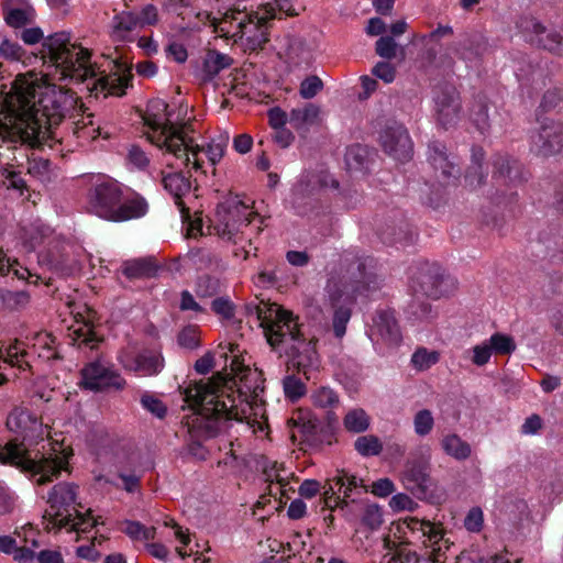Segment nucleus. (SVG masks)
Wrapping results in <instances>:
<instances>
[{
    "instance_id": "7ed1b4c3",
    "label": "nucleus",
    "mask_w": 563,
    "mask_h": 563,
    "mask_svg": "<svg viewBox=\"0 0 563 563\" xmlns=\"http://www.w3.org/2000/svg\"><path fill=\"white\" fill-rule=\"evenodd\" d=\"M167 110L168 104L163 100H154L148 104L143 118L144 124L148 128L147 139L159 148H165L185 167L192 164L196 172L201 170L205 174L203 161L198 157L199 153L205 151L209 162L214 166L223 157L225 145L211 142L206 150L195 145L192 137L188 136V132H192L191 124H174Z\"/></svg>"
},
{
    "instance_id": "aec40b11",
    "label": "nucleus",
    "mask_w": 563,
    "mask_h": 563,
    "mask_svg": "<svg viewBox=\"0 0 563 563\" xmlns=\"http://www.w3.org/2000/svg\"><path fill=\"white\" fill-rule=\"evenodd\" d=\"M444 280L445 278L440 267L426 264L420 268L411 287L415 296L421 294L429 298H440L445 292V289H443Z\"/></svg>"
},
{
    "instance_id": "4d7b16f0",
    "label": "nucleus",
    "mask_w": 563,
    "mask_h": 563,
    "mask_svg": "<svg viewBox=\"0 0 563 563\" xmlns=\"http://www.w3.org/2000/svg\"><path fill=\"white\" fill-rule=\"evenodd\" d=\"M351 318V310L346 307H339L333 316V331L336 338H342L346 331V324Z\"/></svg>"
},
{
    "instance_id": "774afa93",
    "label": "nucleus",
    "mask_w": 563,
    "mask_h": 563,
    "mask_svg": "<svg viewBox=\"0 0 563 563\" xmlns=\"http://www.w3.org/2000/svg\"><path fill=\"white\" fill-rule=\"evenodd\" d=\"M267 117L268 123L274 130L285 128L288 120L287 113L278 107L269 109Z\"/></svg>"
},
{
    "instance_id": "ea45409f",
    "label": "nucleus",
    "mask_w": 563,
    "mask_h": 563,
    "mask_svg": "<svg viewBox=\"0 0 563 563\" xmlns=\"http://www.w3.org/2000/svg\"><path fill=\"white\" fill-rule=\"evenodd\" d=\"M311 402L314 407L333 409L339 406V395L330 387H319L311 394Z\"/></svg>"
},
{
    "instance_id": "473e14b6",
    "label": "nucleus",
    "mask_w": 563,
    "mask_h": 563,
    "mask_svg": "<svg viewBox=\"0 0 563 563\" xmlns=\"http://www.w3.org/2000/svg\"><path fill=\"white\" fill-rule=\"evenodd\" d=\"M443 451L457 461L467 460L471 456V445L457 434H448L442 439Z\"/></svg>"
},
{
    "instance_id": "f704fd0d",
    "label": "nucleus",
    "mask_w": 563,
    "mask_h": 563,
    "mask_svg": "<svg viewBox=\"0 0 563 563\" xmlns=\"http://www.w3.org/2000/svg\"><path fill=\"white\" fill-rule=\"evenodd\" d=\"M320 108L314 103H308L302 109H292L289 113V123L295 129H301L303 125H312L318 122Z\"/></svg>"
},
{
    "instance_id": "c9c22d12",
    "label": "nucleus",
    "mask_w": 563,
    "mask_h": 563,
    "mask_svg": "<svg viewBox=\"0 0 563 563\" xmlns=\"http://www.w3.org/2000/svg\"><path fill=\"white\" fill-rule=\"evenodd\" d=\"M139 26L136 13L123 11L115 14L112 19V34L118 40H124L125 36Z\"/></svg>"
},
{
    "instance_id": "6e6d98bb",
    "label": "nucleus",
    "mask_w": 563,
    "mask_h": 563,
    "mask_svg": "<svg viewBox=\"0 0 563 563\" xmlns=\"http://www.w3.org/2000/svg\"><path fill=\"white\" fill-rule=\"evenodd\" d=\"M375 52L383 58L393 59L396 57L397 44L391 36H382L376 41Z\"/></svg>"
},
{
    "instance_id": "e2e57ef3",
    "label": "nucleus",
    "mask_w": 563,
    "mask_h": 563,
    "mask_svg": "<svg viewBox=\"0 0 563 563\" xmlns=\"http://www.w3.org/2000/svg\"><path fill=\"white\" fill-rule=\"evenodd\" d=\"M136 19L139 20V26L155 25L158 22L157 8L154 4H146L136 14Z\"/></svg>"
},
{
    "instance_id": "37998d69",
    "label": "nucleus",
    "mask_w": 563,
    "mask_h": 563,
    "mask_svg": "<svg viewBox=\"0 0 563 563\" xmlns=\"http://www.w3.org/2000/svg\"><path fill=\"white\" fill-rule=\"evenodd\" d=\"M34 20V10L32 8H12L8 9L4 14V21L8 25L19 29L31 24Z\"/></svg>"
},
{
    "instance_id": "13d9d810",
    "label": "nucleus",
    "mask_w": 563,
    "mask_h": 563,
    "mask_svg": "<svg viewBox=\"0 0 563 563\" xmlns=\"http://www.w3.org/2000/svg\"><path fill=\"white\" fill-rule=\"evenodd\" d=\"M484 515L479 507H473L464 519V527L467 531L479 532L483 528Z\"/></svg>"
},
{
    "instance_id": "6e6552de",
    "label": "nucleus",
    "mask_w": 563,
    "mask_h": 563,
    "mask_svg": "<svg viewBox=\"0 0 563 563\" xmlns=\"http://www.w3.org/2000/svg\"><path fill=\"white\" fill-rule=\"evenodd\" d=\"M0 463L10 464L23 472L38 475L37 485L52 482L64 468V462L59 457L42 456L40 460L31 457L23 443H19L16 440H11L5 445L0 446Z\"/></svg>"
},
{
    "instance_id": "9d476101",
    "label": "nucleus",
    "mask_w": 563,
    "mask_h": 563,
    "mask_svg": "<svg viewBox=\"0 0 563 563\" xmlns=\"http://www.w3.org/2000/svg\"><path fill=\"white\" fill-rule=\"evenodd\" d=\"M412 531L422 533L423 548L418 555L417 563H445L448 552L453 543L444 538V531L440 523L429 520L412 519L409 523Z\"/></svg>"
},
{
    "instance_id": "f3484780",
    "label": "nucleus",
    "mask_w": 563,
    "mask_h": 563,
    "mask_svg": "<svg viewBox=\"0 0 563 563\" xmlns=\"http://www.w3.org/2000/svg\"><path fill=\"white\" fill-rule=\"evenodd\" d=\"M539 130L533 137L538 154L543 157L556 155L563 150V121L544 118L538 121Z\"/></svg>"
},
{
    "instance_id": "338daca9",
    "label": "nucleus",
    "mask_w": 563,
    "mask_h": 563,
    "mask_svg": "<svg viewBox=\"0 0 563 563\" xmlns=\"http://www.w3.org/2000/svg\"><path fill=\"white\" fill-rule=\"evenodd\" d=\"M118 476L122 481V483H123L122 488L125 492L133 494V493L140 490L141 476H137L134 473H123V472H119Z\"/></svg>"
},
{
    "instance_id": "5fc2aeb1",
    "label": "nucleus",
    "mask_w": 563,
    "mask_h": 563,
    "mask_svg": "<svg viewBox=\"0 0 563 563\" xmlns=\"http://www.w3.org/2000/svg\"><path fill=\"white\" fill-rule=\"evenodd\" d=\"M323 89V82L318 76H309L300 84L299 93L303 99H312Z\"/></svg>"
},
{
    "instance_id": "bb28decb",
    "label": "nucleus",
    "mask_w": 563,
    "mask_h": 563,
    "mask_svg": "<svg viewBox=\"0 0 563 563\" xmlns=\"http://www.w3.org/2000/svg\"><path fill=\"white\" fill-rule=\"evenodd\" d=\"M27 351L19 340H15L14 343L10 344L4 350L0 349V360L18 368L20 372L32 373V365L27 361Z\"/></svg>"
},
{
    "instance_id": "6ab92c4d",
    "label": "nucleus",
    "mask_w": 563,
    "mask_h": 563,
    "mask_svg": "<svg viewBox=\"0 0 563 563\" xmlns=\"http://www.w3.org/2000/svg\"><path fill=\"white\" fill-rule=\"evenodd\" d=\"M454 158L441 142L434 141L429 144V161L435 172L440 170V174L437 175L439 181L449 185L451 179H457L460 168Z\"/></svg>"
},
{
    "instance_id": "5701e85b",
    "label": "nucleus",
    "mask_w": 563,
    "mask_h": 563,
    "mask_svg": "<svg viewBox=\"0 0 563 563\" xmlns=\"http://www.w3.org/2000/svg\"><path fill=\"white\" fill-rule=\"evenodd\" d=\"M246 18V11L239 10L235 8L227 10L221 18L211 16L208 14L210 25L213 27V32L219 36L225 38H233L235 43L239 42L240 30L238 29L239 21Z\"/></svg>"
},
{
    "instance_id": "cd10ccee",
    "label": "nucleus",
    "mask_w": 563,
    "mask_h": 563,
    "mask_svg": "<svg viewBox=\"0 0 563 563\" xmlns=\"http://www.w3.org/2000/svg\"><path fill=\"white\" fill-rule=\"evenodd\" d=\"M233 59L216 49H209L203 58L202 73L203 80L213 79L221 70L229 68Z\"/></svg>"
},
{
    "instance_id": "a18cd8bd",
    "label": "nucleus",
    "mask_w": 563,
    "mask_h": 563,
    "mask_svg": "<svg viewBox=\"0 0 563 563\" xmlns=\"http://www.w3.org/2000/svg\"><path fill=\"white\" fill-rule=\"evenodd\" d=\"M495 354L509 355L516 350V343L510 335L496 332L487 341Z\"/></svg>"
},
{
    "instance_id": "052dcab7",
    "label": "nucleus",
    "mask_w": 563,
    "mask_h": 563,
    "mask_svg": "<svg viewBox=\"0 0 563 563\" xmlns=\"http://www.w3.org/2000/svg\"><path fill=\"white\" fill-rule=\"evenodd\" d=\"M141 404L145 409H147L150 412H152L158 418H164L167 412V408L163 404V401L153 395H143L141 398Z\"/></svg>"
},
{
    "instance_id": "4be33fe9",
    "label": "nucleus",
    "mask_w": 563,
    "mask_h": 563,
    "mask_svg": "<svg viewBox=\"0 0 563 563\" xmlns=\"http://www.w3.org/2000/svg\"><path fill=\"white\" fill-rule=\"evenodd\" d=\"M164 188L174 197L184 221L190 220V210L183 201V196L189 192L190 181L181 172L168 173L162 179Z\"/></svg>"
},
{
    "instance_id": "0eeeda50",
    "label": "nucleus",
    "mask_w": 563,
    "mask_h": 563,
    "mask_svg": "<svg viewBox=\"0 0 563 563\" xmlns=\"http://www.w3.org/2000/svg\"><path fill=\"white\" fill-rule=\"evenodd\" d=\"M217 216L219 223L214 229L218 236L235 245L244 242L251 245L253 235L262 231L261 225H254V220L258 219L261 224L263 220L240 200L219 205Z\"/></svg>"
},
{
    "instance_id": "f257e3e1",
    "label": "nucleus",
    "mask_w": 563,
    "mask_h": 563,
    "mask_svg": "<svg viewBox=\"0 0 563 563\" xmlns=\"http://www.w3.org/2000/svg\"><path fill=\"white\" fill-rule=\"evenodd\" d=\"M37 79L33 74L18 75L7 93L0 92V137L2 142L32 147L55 140V131L66 109L56 95L36 99Z\"/></svg>"
},
{
    "instance_id": "f03ea898",
    "label": "nucleus",
    "mask_w": 563,
    "mask_h": 563,
    "mask_svg": "<svg viewBox=\"0 0 563 563\" xmlns=\"http://www.w3.org/2000/svg\"><path fill=\"white\" fill-rule=\"evenodd\" d=\"M246 314L255 316L268 344L277 349L290 342L286 350L288 357V369L297 371L307 380L310 379V369L318 366L319 356L317 352L316 338L307 339L298 322V317L277 303L264 300H256L245 303Z\"/></svg>"
},
{
    "instance_id": "e433bc0d",
    "label": "nucleus",
    "mask_w": 563,
    "mask_h": 563,
    "mask_svg": "<svg viewBox=\"0 0 563 563\" xmlns=\"http://www.w3.org/2000/svg\"><path fill=\"white\" fill-rule=\"evenodd\" d=\"M354 449L362 456H376L382 453L383 443L377 435H361L355 440Z\"/></svg>"
},
{
    "instance_id": "79ce46f5",
    "label": "nucleus",
    "mask_w": 563,
    "mask_h": 563,
    "mask_svg": "<svg viewBox=\"0 0 563 563\" xmlns=\"http://www.w3.org/2000/svg\"><path fill=\"white\" fill-rule=\"evenodd\" d=\"M493 166L494 177L514 179L512 172L518 169L519 164L508 155L496 154L493 158Z\"/></svg>"
},
{
    "instance_id": "2eb2a0df",
    "label": "nucleus",
    "mask_w": 563,
    "mask_h": 563,
    "mask_svg": "<svg viewBox=\"0 0 563 563\" xmlns=\"http://www.w3.org/2000/svg\"><path fill=\"white\" fill-rule=\"evenodd\" d=\"M379 143L384 152L396 161L404 163L412 156V142L402 124H387L379 134Z\"/></svg>"
},
{
    "instance_id": "dca6fc26",
    "label": "nucleus",
    "mask_w": 563,
    "mask_h": 563,
    "mask_svg": "<svg viewBox=\"0 0 563 563\" xmlns=\"http://www.w3.org/2000/svg\"><path fill=\"white\" fill-rule=\"evenodd\" d=\"M133 75L131 66L121 60H114L109 74H103L95 79L91 91H100L107 96L122 97L125 95L126 88L130 86Z\"/></svg>"
},
{
    "instance_id": "c756f323",
    "label": "nucleus",
    "mask_w": 563,
    "mask_h": 563,
    "mask_svg": "<svg viewBox=\"0 0 563 563\" xmlns=\"http://www.w3.org/2000/svg\"><path fill=\"white\" fill-rule=\"evenodd\" d=\"M563 108V89L553 87L549 88L542 95L540 103L536 109L537 121L543 120L545 114L551 112H560Z\"/></svg>"
},
{
    "instance_id": "72a5a7b5",
    "label": "nucleus",
    "mask_w": 563,
    "mask_h": 563,
    "mask_svg": "<svg viewBox=\"0 0 563 563\" xmlns=\"http://www.w3.org/2000/svg\"><path fill=\"white\" fill-rule=\"evenodd\" d=\"M343 426L347 432L363 433L371 426V417L363 408H354L344 416Z\"/></svg>"
},
{
    "instance_id": "412c9836",
    "label": "nucleus",
    "mask_w": 563,
    "mask_h": 563,
    "mask_svg": "<svg viewBox=\"0 0 563 563\" xmlns=\"http://www.w3.org/2000/svg\"><path fill=\"white\" fill-rule=\"evenodd\" d=\"M87 317H84L80 312L75 316L77 328H74L71 339L79 349L88 347L90 350L96 349L102 341L95 331L93 318L96 311L86 308Z\"/></svg>"
},
{
    "instance_id": "4c0bfd02",
    "label": "nucleus",
    "mask_w": 563,
    "mask_h": 563,
    "mask_svg": "<svg viewBox=\"0 0 563 563\" xmlns=\"http://www.w3.org/2000/svg\"><path fill=\"white\" fill-rule=\"evenodd\" d=\"M287 371L291 373L286 375L283 379L284 393L287 399L297 401L305 396L307 391L306 384L295 375V373H298L297 371L288 368Z\"/></svg>"
},
{
    "instance_id": "49530a36",
    "label": "nucleus",
    "mask_w": 563,
    "mask_h": 563,
    "mask_svg": "<svg viewBox=\"0 0 563 563\" xmlns=\"http://www.w3.org/2000/svg\"><path fill=\"white\" fill-rule=\"evenodd\" d=\"M471 119L479 131L484 132L488 129V107L484 97L475 99L471 109Z\"/></svg>"
},
{
    "instance_id": "864d4df0",
    "label": "nucleus",
    "mask_w": 563,
    "mask_h": 563,
    "mask_svg": "<svg viewBox=\"0 0 563 563\" xmlns=\"http://www.w3.org/2000/svg\"><path fill=\"white\" fill-rule=\"evenodd\" d=\"M284 471L283 464H279L277 462H272L269 465H266L264 467V475L265 481L269 484H277L279 485V490L282 494H284L283 487H286L288 485V482L285 477L280 475V472Z\"/></svg>"
},
{
    "instance_id": "69168bd1",
    "label": "nucleus",
    "mask_w": 563,
    "mask_h": 563,
    "mask_svg": "<svg viewBox=\"0 0 563 563\" xmlns=\"http://www.w3.org/2000/svg\"><path fill=\"white\" fill-rule=\"evenodd\" d=\"M373 75L386 84H389L393 82L396 77V69L387 62H378L373 68Z\"/></svg>"
},
{
    "instance_id": "20e7f679",
    "label": "nucleus",
    "mask_w": 563,
    "mask_h": 563,
    "mask_svg": "<svg viewBox=\"0 0 563 563\" xmlns=\"http://www.w3.org/2000/svg\"><path fill=\"white\" fill-rule=\"evenodd\" d=\"M228 374L217 372L208 379H200L186 387L185 401L206 421L203 424L207 437L213 438L228 421H242L240 411L225 390Z\"/></svg>"
},
{
    "instance_id": "c03bdc74",
    "label": "nucleus",
    "mask_w": 563,
    "mask_h": 563,
    "mask_svg": "<svg viewBox=\"0 0 563 563\" xmlns=\"http://www.w3.org/2000/svg\"><path fill=\"white\" fill-rule=\"evenodd\" d=\"M0 300L7 309L19 310L29 303L30 296L25 291H11L0 289Z\"/></svg>"
},
{
    "instance_id": "0e129e2a",
    "label": "nucleus",
    "mask_w": 563,
    "mask_h": 563,
    "mask_svg": "<svg viewBox=\"0 0 563 563\" xmlns=\"http://www.w3.org/2000/svg\"><path fill=\"white\" fill-rule=\"evenodd\" d=\"M492 349L489 347V344L487 341L483 342L482 344H477L473 347V356L472 362L473 364L477 366H483L488 363L490 356H492Z\"/></svg>"
},
{
    "instance_id": "603ef678",
    "label": "nucleus",
    "mask_w": 563,
    "mask_h": 563,
    "mask_svg": "<svg viewBox=\"0 0 563 563\" xmlns=\"http://www.w3.org/2000/svg\"><path fill=\"white\" fill-rule=\"evenodd\" d=\"M75 517L70 522L69 531L76 532H88L91 528L98 525V521L91 517V510H87L86 514H81L79 510H75Z\"/></svg>"
},
{
    "instance_id": "c85d7f7f",
    "label": "nucleus",
    "mask_w": 563,
    "mask_h": 563,
    "mask_svg": "<svg viewBox=\"0 0 563 563\" xmlns=\"http://www.w3.org/2000/svg\"><path fill=\"white\" fill-rule=\"evenodd\" d=\"M485 161V152L482 147L472 148V161L465 174V183L472 189L482 186L486 178V173L483 170Z\"/></svg>"
},
{
    "instance_id": "a211bd4d",
    "label": "nucleus",
    "mask_w": 563,
    "mask_h": 563,
    "mask_svg": "<svg viewBox=\"0 0 563 563\" xmlns=\"http://www.w3.org/2000/svg\"><path fill=\"white\" fill-rule=\"evenodd\" d=\"M119 362L125 371L140 373L143 376L157 375L164 368V357L155 351H143L139 354L123 353Z\"/></svg>"
},
{
    "instance_id": "7c9ffc66",
    "label": "nucleus",
    "mask_w": 563,
    "mask_h": 563,
    "mask_svg": "<svg viewBox=\"0 0 563 563\" xmlns=\"http://www.w3.org/2000/svg\"><path fill=\"white\" fill-rule=\"evenodd\" d=\"M328 483L334 486L336 495L342 492V498L346 500L355 488L363 487V481L357 478L355 475L350 474L345 470L336 471V474L332 478L328 479Z\"/></svg>"
},
{
    "instance_id": "b1692460",
    "label": "nucleus",
    "mask_w": 563,
    "mask_h": 563,
    "mask_svg": "<svg viewBox=\"0 0 563 563\" xmlns=\"http://www.w3.org/2000/svg\"><path fill=\"white\" fill-rule=\"evenodd\" d=\"M373 331L388 344H398L401 341V333L395 318V312L390 309L376 311L373 318Z\"/></svg>"
},
{
    "instance_id": "2f4dec72",
    "label": "nucleus",
    "mask_w": 563,
    "mask_h": 563,
    "mask_svg": "<svg viewBox=\"0 0 563 563\" xmlns=\"http://www.w3.org/2000/svg\"><path fill=\"white\" fill-rule=\"evenodd\" d=\"M323 506L322 510L329 509L331 511L333 510H340L343 512V516L346 518L347 521L352 522L354 521V517L349 512V501L344 498H341L340 495H336V490L334 489V486L332 484H327L323 486Z\"/></svg>"
},
{
    "instance_id": "de8ad7c7",
    "label": "nucleus",
    "mask_w": 563,
    "mask_h": 563,
    "mask_svg": "<svg viewBox=\"0 0 563 563\" xmlns=\"http://www.w3.org/2000/svg\"><path fill=\"white\" fill-rule=\"evenodd\" d=\"M384 547L387 550L395 549L396 553L393 559L398 563H417L419 553L411 551L407 545L397 547L396 542L393 541L389 536L384 538Z\"/></svg>"
},
{
    "instance_id": "a878e982",
    "label": "nucleus",
    "mask_w": 563,
    "mask_h": 563,
    "mask_svg": "<svg viewBox=\"0 0 563 563\" xmlns=\"http://www.w3.org/2000/svg\"><path fill=\"white\" fill-rule=\"evenodd\" d=\"M159 266L153 256L139 257L123 262L122 274L129 279H147L157 275Z\"/></svg>"
},
{
    "instance_id": "ddd939ff",
    "label": "nucleus",
    "mask_w": 563,
    "mask_h": 563,
    "mask_svg": "<svg viewBox=\"0 0 563 563\" xmlns=\"http://www.w3.org/2000/svg\"><path fill=\"white\" fill-rule=\"evenodd\" d=\"M429 463L422 457L409 459L402 472L405 487L418 499L433 497V482L429 474Z\"/></svg>"
},
{
    "instance_id": "680f3d73",
    "label": "nucleus",
    "mask_w": 563,
    "mask_h": 563,
    "mask_svg": "<svg viewBox=\"0 0 563 563\" xmlns=\"http://www.w3.org/2000/svg\"><path fill=\"white\" fill-rule=\"evenodd\" d=\"M212 310L222 316L224 319H232L234 317V306L233 303L223 297L216 298L211 302Z\"/></svg>"
},
{
    "instance_id": "8fccbe9b",
    "label": "nucleus",
    "mask_w": 563,
    "mask_h": 563,
    "mask_svg": "<svg viewBox=\"0 0 563 563\" xmlns=\"http://www.w3.org/2000/svg\"><path fill=\"white\" fill-rule=\"evenodd\" d=\"M434 426L432 412L429 409L419 410L413 418L415 432L420 437L428 435Z\"/></svg>"
},
{
    "instance_id": "3c124183",
    "label": "nucleus",
    "mask_w": 563,
    "mask_h": 563,
    "mask_svg": "<svg viewBox=\"0 0 563 563\" xmlns=\"http://www.w3.org/2000/svg\"><path fill=\"white\" fill-rule=\"evenodd\" d=\"M382 510L377 505H366L361 509V522L371 530H375L382 525Z\"/></svg>"
},
{
    "instance_id": "a19ab883",
    "label": "nucleus",
    "mask_w": 563,
    "mask_h": 563,
    "mask_svg": "<svg viewBox=\"0 0 563 563\" xmlns=\"http://www.w3.org/2000/svg\"><path fill=\"white\" fill-rule=\"evenodd\" d=\"M41 351L38 355L46 360H62L63 356L59 354L56 346V338L52 333H40L36 335V343L34 344Z\"/></svg>"
},
{
    "instance_id": "393cba45",
    "label": "nucleus",
    "mask_w": 563,
    "mask_h": 563,
    "mask_svg": "<svg viewBox=\"0 0 563 563\" xmlns=\"http://www.w3.org/2000/svg\"><path fill=\"white\" fill-rule=\"evenodd\" d=\"M5 424L11 432L24 440L36 430L38 422L27 409L16 407L9 413Z\"/></svg>"
},
{
    "instance_id": "9b49d317",
    "label": "nucleus",
    "mask_w": 563,
    "mask_h": 563,
    "mask_svg": "<svg viewBox=\"0 0 563 563\" xmlns=\"http://www.w3.org/2000/svg\"><path fill=\"white\" fill-rule=\"evenodd\" d=\"M80 376L81 380L79 386L95 393L108 390L119 391L123 390L126 385V380L118 371L111 366L104 365L100 360L87 363L80 369Z\"/></svg>"
},
{
    "instance_id": "39448f33",
    "label": "nucleus",
    "mask_w": 563,
    "mask_h": 563,
    "mask_svg": "<svg viewBox=\"0 0 563 563\" xmlns=\"http://www.w3.org/2000/svg\"><path fill=\"white\" fill-rule=\"evenodd\" d=\"M86 203L91 214L110 222L139 219L148 210V205L141 195H125L122 184L104 175L91 178Z\"/></svg>"
},
{
    "instance_id": "bf43d9fd",
    "label": "nucleus",
    "mask_w": 563,
    "mask_h": 563,
    "mask_svg": "<svg viewBox=\"0 0 563 563\" xmlns=\"http://www.w3.org/2000/svg\"><path fill=\"white\" fill-rule=\"evenodd\" d=\"M0 55L7 59L20 60L24 55V49L16 42L5 38L0 43Z\"/></svg>"
},
{
    "instance_id": "4468645a",
    "label": "nucleus",
    "mask_w": 563,
    "mask_h": 563,
    "mask_svg": "<svg viewBox=\"0 0 563 563\" xmlns=\"http://www.w3.org/2000/svg\"><path fill=\"white\" fill-rule=\"evenodd\" d=\"M434 111L437 122L444 129L457 124L461 118L462 102L457 89L444 84L438 87L434 95Z\"/></svg>"
},
{
    "instance_id": "09e8293b",
    "label": "nucleus",
    "mask_w": 563,
    "mask_h": 563,
    "mask_svg": "<svg viewBox=\"0 0 563 563\" xmlns=\"http://www.w3.org/2000/svg\"><path fill=\"white\" fill-rule=\"evenodd\" d=\"M178 344L188 350L200 346V331L198 325H187L177 335Z\"/></svg>"
},
{
    "instance_id": "423d86ee",
    "label": "nucleus",
    "mask_w": 563,
    "mask_h": 563,
    "mask_svg": "<svg viewBox=\"0 0 563 563\" xmlns=\"http://www.w3.org/2000/svg\"><path fill=\"white\" fill-rule=\"evenodd\" d=\"M43 58L60 70L62 78H69L76 82H84L97 76L93 65L90 64L89 49L70 43L66 32H57L47 36L43 42Z\"/></svg>"
},
{
    "instance_id": "1a4fd4ad",
    "label": "nucleus",
    "mask_w": 563,
    "mask_h": 563,
    "mask_svg": "<svg viewBox=\"0 0 563 563\" xmlns=\"http://www.w3.org/2000/svg\"><path fill=\"white\" fill-rule=\"evenodd\" d=\"M76 499L77 486L64 482L54 485L46 499L48 509L43 515L44 530L58 532L68 528L73 521L71 510H76Z\"/></svg>"
},
{
    "instance_id": "58836bf2",
    "label": "nucleus",
    "mask_w": 563,
    "mask_h": 563,
    "mask_svg": "<svg viewBox=\"0 0 563 563\" xmlns=\"http://www.w3.org/2000/svg\"><path fill=\"white\" fill-rule=\"evenodd\" d=\"M440 361V353L438 351H429L427 347H418L411 356V365L418 372L429 369Z\"/></svg>"
},
{
    "instance_id": "f8f14e48",
    "label": "nucleus",
    "mask_w": 563,
    "mask_h": 563,
    "mask_svg": "<svg viewBox=\"0 0 563 563\" xmlns=\"http://www.w3.org/2000/svg\"><path fill=\"white\" fill-rule=\"evenodd\" d=\"M274 8L267 10L268 15L261 16L257 12H246V18L241 20L238 18L240 30L239 41L247 51L263 49L264 45L269 41L268 21L275 18Z\"/></svg>"
}]
</instances>
